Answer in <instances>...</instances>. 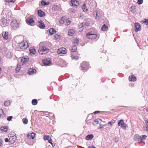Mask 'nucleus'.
<instances>
[{"label": "nucleus", "mask_w": 148, "mask_h": 148, "mask_svg": "<svg viewBox=\"0 0 148 148\" xmlns=\"http://www.w3.org/2000/svg\"><path fill=\"white\" fill-rule=\"evenodd\" d=\"M27 44V42L26 41L25 42L24 41L17 43V46L18 50L24 49L27 48L28 47Z\"/></svg>", "instance_id": "obj_1"}, {"label": "nucleus", "mask_w": 148, "mask_h": 148, "mask_svg": "<svg viewBox=\"0 0 148 148\" xmlns=\"http://www.w3.org/2000/svg\"><path fill=\"white\" fill-rule=\"evenodd\" d=\"M49 51L48 48L45 46H40L38 50L39 54L41 55L48 53Z\"/></svg>", "instance_id": "obj_2"}, {"label": "nucleus", "mask_w": 148, "mask_h": 148, "mask_svg": "<svg viewBox=\"0 0 148 148\" xmlns=\"http://www.w3.org/2000/svg\"><path fill=\"white\" fill-rule=\"evenodd\" d=\"M20 22L18 21L14 20L11 23V25L12 28L14 30H16L19 27Z\"/></svg>", "instance_id": "obj_3"}, {"label": "nucleus", "mask_w": 148, "mask_h": 148, "mask_svg": "<svg viewBox=\"0 0 148 148\" xmlns=\"http://www.w3.org/2000/svg\"><path fill=\"white\" fill-rule=\"evenodd\" d=\"M86 37L90 39H94L96 38H99V35L98 34H94L92 32H89L87 33L86 35Z\"/></svg>", "instance_id": "obj_4"}, {"label": "nucleus", "mask_w": 148, "mask_h": 148, "mask_svg": "<svg viewBox=\"0 0 148 148\" xmlns=\"http://www.w3.org/2000/svg\"><path fill=\"white\" fill-rule=\"evenodd\" d=\"M93 14L95 16V19L99 20L102 15V11L99 10L95 11L93 13Z\"/></svg>", "instance_id": "obj_5"}, {"label": "nucleus", "mask_w": 148, "mask_h": 148, "mask_svg": "<svg viewBox=\"0 0 148 148\" xmlns=\"http://www.w3.org/2000/svg\"><path fill=\"white\" fill-rule=\"evenodd\" d=\"M79 43V40L78 39H76L74 40V41L73 42V46L71 47V52H75L76 51L77 48L76 46L78 45Z\"/></svg>", "instance_id": "obj_6"}, {"label": "nucleus", "mask_w": 148, "mask_h": 148, "mask_svg": "<svg viewBox=\"0 0 148 148\" xmlns=\"http://www.w3.org/2000/svg\"><path fill=\"white\" fill-rule=\"evenodd\" d=\"M89 66V64L87 62H83L81 64V70L87 71Z\"/></svg>", "instance_id": "obj_7"}, {"label": "nucleus", "mask_w": 148, "mask_h": 148, "mask_svg": "<svg viewBox=\"0 0 148 148\" xmlns=\"http://www.w3.org/2000/svg\"><path fill=\"white\" fill-rule=\"evenodd\" d=\"M119 126H120L123 130H125L126 128L127 125L125 124L123 119H121L119 121L118 123Z\"/></svg>", "instance_id": "obj_8"}, {"label": "nucleus", "mask_w": 148, "mask_h": 148, "mask_svg": "<svg viewBox=\"0 0 148 148\" xmlns=\"http://www.w3.org/2000/svg\"><path fill=\"white\" fill-rule=\"evenodd\" d=\"M26 22L27 24L32 25V23H34V21L33 18L29 17L26 19Z\"/></svg>", "instance_id": "obj_9"}, {"label": "nucleus", "mask_w": 148, "mask_h": 148, "mask_svg": "<svg viewBox=\"0 0 148 148\" xmlns=\"http://www.w3.org/2000/svg\"><path fill=\"white\" fill-rule=\"evenodd\" d=\"M58 54H65L67 52L66 49L64 48H60L57 50Z\"/></svg>", "instance_id": "obj_10"}, {"label": "nucleus", "mask_w": 148, "mask_h": 148, "mask_svg": "<svg viewBox=\"0 0 148 148\" xmlns=\"http://www.w3.org/2000/svg\"><path fill=\"white\" fill-rule=\"evenodd\" d=\"M51 60L49 58L45 59L42 60L43 63L45 66H48L51 63Z\"/></svg>", "instance_id": "obj_11"}, {"label": "nucleus", "mask_w": 148, "mask_h": 148, "mask_svg": "<svg viewBox=\"0 0 148 148\" xmlns=\"http://www.w3.org/2000/svg\"><path fill=\"white\" fill-rule=\"evenodd\" d=\"M135 27V30L136 32H137L141 29V26L140 24L139 23H135L134 24Z\"/></svg>", "instance_id": "obj_12"}, {"label": "nucleus", "mask_w": 148, "mask_h": 148, "mask_svg": "<svg viewBox=\"0 0 148 148\" xmlns=\"http://www.w3.org/2000/svg\"><path fill=\"white\" fill-rule=\"evenodd\" d=\"M17 137L16 136H11L9 138V142L11 143H14L16 140Z\"/></svg>", "instance_id": "obj_13"}, {"label": "nucleus", "mask_w": 148, "mask_h": 148, "mask_svg": "<svg viewBox=\"0 0 148 148\" xmlns=\"http://www.w3.org/2000/svg\"><path fill=\"white\" fill-rule=\"evenodd\" d=\"M29 60V57L27 56H24L22 57L21 59V62L23 64H25Z\"/></svg>", "instance_id": "obj_14"}, {"label": "nucleus", "mask_w": 148, "mask_h": 148, "mask_svg": "<svg viewBox=\"0 0 148 148\" xmlns=\"http://www.w3.org/2000/svg\"><path fill=\"white\" fill-rule=\"evenodd\" d=\"M0 117L3 119L6 117L5 114L4 113L3 110L2 109H0Z\"/></svg>", "instance_id": "obj_15"}, {"label": "nucleus", "mask_w": 148, "mask_h": 148, "mask_svg": "<svg viewBox=\"0 0 148 148\" xmlns=\"http://www.w3.org/2000/svg\"><path fill=\"white\" fill-rule=\"evenodd\" d=\"M38 16L40 17H43L45 15V13L41 10L38 11Z\"/></svg>", "instance_id": "obj_16"}, {"label": "nucleus", "mask_w": 148, "mask_h": 148, "mask_svg": "<svg viewBox=\"0 0 148 148\" xmlns=\"http://www.w3.org/2000/svg\"><path fill=\"white\" fill-rule=\"evenodd\" d=\"M2 36L6 40L8 38V33L7 32H3L2 33Z\"/></svg>", "instance_id": "obj_17"}, {"label": "nucleus", "mask_w": 148, "mask_h": 148, "mask_svg": "<svg viewBox=\"0 0 148 148\" xmlns=\"http://www.w3.org/2000/svg\"><path fill=\"white\" fill-rule=\"evenodd\" d=\"M36 70L33 69H29L28 70V73L29 75H32L36 73Z\"/></svg>", "instance_id": "obj_18"}, {"label": "nucleus", "mask_w": 148, "mask_h": 148, "mask_svg": "<svg viewBox=\"0 0 148 148\" xmlns=\"http://www.w3.org/2000/svg\"><path fill=\"white\" fill-rule=\"evenodd\" d=\"M71 4L72 6H76L79 4V2L76 0H71Z\"/></svg>", "instance_id": "obj_19"}, {"label": "nucleus", "mask_w": 148, "mask_h": 148, "mask_svg": "<svg viewBox=\"0 0 148 148\" xmlns=\"http://www.w3.org/2000/svg\"><path fill=\"white\" fill-rule=\"evenodd\" d=\"M129 80L130 81L134 82L136 80V77L132 75L129 77Z\"/></svg>", "instance_id": "obj_20"}, {"label": "nucleus", "mask_w": 148, "mask_h": 148, "mask_svg": "<svg viewBox=\"0 0 148 148\" xmlns=\"http://www.w3.org/2000/svg\"><path fill=\"white\" fill-rule=\"evenodd\" d=\"M140 136L138 134H136L134 136V140L135 141H140Z\"/></svg>", "instance_id": "obj_21"}, {"label": "nucleus", "mask_w": 148, "mask_h": 148, "mask_svg": "<svg viewBox=\"0 0 148 148\" xmlns=\"http://www.w3.org/2000/svg\"><path fill=\"white\" fill-rule=\"evenodd\" d=\"M2 23V24L3 25H1L2 27H4L6 26L7 23V21L6 19H5L4 18H2L1 19Z\"/></svg>", "instance_id": "obj_22"}, {"label": "nucleus", "mask_w": 148, "mask_h": 148, "mask_svg": "<svg viewBox=\"0 0 148 148\" xmlns=\"http://www.w3.org/2000/svg\"><path fill=\"white\" fill-rule=\"evenodd\" d=\"M93 137L94 136L93 134H88L85 137V139L87 140H90L92 139Z\"/></svg>", "instance_id": "obj_23"}, {"label": "nucleus", "mask_w": 148, "mask_h": 148, "mask_svg": "<svg viewBox=\"0 0 148 148\" xmlns=\"http://www.w3.org/2000/svg\"><path fill=\"white\" fill-rule=\"evenodd\" d=\"M49 31V34L50 35H52L53 34L56 33V31L53 28H51L48 30V31Z\"/></svg>", "instance_id": "obj_24"}, {"label": "nucleus", "mask_w": 148, "mask_h": 148, "mask_svg": "<svg viewBox=\"0 0 148 148\" xmlns=\"http://www.w3.org/2000/svg\"><path fill=\"white\" fill-rule=\"evenodd\" d=\"M108 29V27L106 25V24H104L102 26L101 30L102 31H107Z\"/></svg>", "instance_id": "obj_25"}, {"label": "nucleus", "mask_w": 148, "mask_h": 148, "mask_svg": "<svg viewBox=\"0 0 148 148\" xmlns=\"http://www.w3.org/2000/svg\"><path fill=\"white\" fill-rule=\"evenodd\" d=\"M35 135L36 134L35 133H32L30 134H28L27 135V137L29 139L32 138L33 139L34 138Z\"/></svg>", "instance_id": "obj_26"}, {"label": "nucleus", "mask_w": 148, "mask_h": 148, "mask_svg": "<svg viewBox=\"0 0 148 148\" xmlns=\"http://www.w3.org/2000/svg\"><path fill=\"white\" fill-rule=\"evenodd\" d=\"M84 28V27L83 24L82 23L79 25L78 29H79V32H82V31Z\"/></svg>", "instance_id": "obj_27"}, {"label": "nucleus", "mask_w": 148, "mask_h": 148, "mask_svg": "<svg viewBox=\"0 0 148 148\" xmlns=\"http://www.w3.org/2000/svg\"><path fill=\"white\" fill-rule=\"evenodd\" d=\"M130 11L133 13L135 12H136V6L135 5H132L130 7Z\"/></svg>", "instance_id": "obj_28"}, {"label": "nucleus", "mask_w": 148, "mask_h": 148, "mask_svg": "<svg viewBox=\"0 0 148 148\" xmlns=\"http://www.w3.org/2000/svg\"><path fill=\"white\" fill-rule=\"evenodd\" d=\"M7 130L8 128L7 126L2 127L0 128V130L4 132H7Z\"/></svg>", "instance_id": "obj_29"}, {"label": "nucleus", "mask_w": 148, "mask_h": 148, "mask_svg": "<svg viewBox=\"0 0 148 148\" xmlns=\"http://www.w3.org/2000/svg\"><path fill=\"white\" fill-rule=\"evenodd\" d=\"M74 33L75 31L73 29H70L69 31L68 35L72 36Z\"/></svg>", "instance_id": "obj_30"}, {"label": "nucleus", "mask_w": 148, "mask_h": 148, "mask_svg": "<svg viewBox=\"0 0 148 148\" xmlns=\"http://www.w3.org/2000/svg\"><path fill=\"white\" fill-rule=\"evenodd\" d=\"M11 104V102L9 100L7 101L4 103V105L5 106H9Z\"/></svg>", "instance_id": "obj_31"}, {"label": "nucleus", "mask_w": 148, "mask_h": 148, "mask_svg": "<svg viewBox=\"0 0 148 148\" xmlns=\"http://www.w3.org/2000/svg\"><path fill=\"white\" fill-rule=\"evenodd\" d=\"M32 105H36L38 103V101L36 99H34L32 100Z\"/></svg>", "instance_id": "obj_32"}, {"label": "nucleus", "mask_w": 148, "mask_h": 148, "mask_svg": "<svg viewBox=\"0 0 148 148\" xmlns=\"http://www.w3.org/2000/svg\"><path fill=\"white\" fill-rule=\"evenodd\" d=\"M147 136H146V135H143L142 136H140V141L141 142H143V140L144 139H145L147 137Z\"/></svg>", "instance_id": "obj_33"}, {"label": "nucleus", "mask_w": 148, "mask_h": 148, "mask_svg": "<svg viewBox=\"0 0 148 148\" xmlns=\"http://www.w3.org/2000/svg\"><path fill=\"white\" fill-rule=\"evenodd\" d=\"M82 8L83 11L84 12H86L88 10L87 7L86 6V4L85 3L83 5L82 7Z\"/></svg>", "instance_id": "obj_34"}, {"label": "nucleus", "mask_w": 148, "mask_h": 148, "mask_svg": "<svg viewBox=\"0 0 148 148\" xmlns=\"http://www.w3.org/2000/svg\"><path fill=\"white\" fill-rule=\"evenodd\" d=\"M101 120L99 119H97L94 121V122L95 123V124H98L99 123H100L101 122Z\"/></svg>", "instance_id": "obj_35"}, {"label": "nucleus", "mask_w": 148, "mask_h": 148, "mask_svg": "<svg viewBox=\"0 0 148 148\" xmlns=\"http://www.w3.org/2000/svg\"><path fill=\"white\" fill-rule=\"evenodd\" d=\"M56 40H59L60 38V36L59 34H56L54 36Z\"/></svg>", "instance_id": "obj_36"}, {"label": "nucleus", "mask_w": 148, "mask_h": 148, "mask_svg": "<svg viewBox=\"0 0 148 148\" xmlns=\"http://www.w3.org/2000/svg\"><path fill=\"white\" fill-rule=\"evenodd\" d=\"M22 121L24 124H27L28 123V120L27 118H25L22 119Z\"/></svg>", "instance_id": "obj_37"}, {"label": "nucleus", "mask_w": 148, "mask_h": 148, "mask_svg": "<svg viewBox=\"0 0 148 148\" xmlns=\"http://www.w3.org/2000/svg\"><path fill=\"white\" fill-rule=\"evenodd\" d=\"M51 137L49 135H45L43 136V139L45 140H48Z\"/></svg>", "instance_id": "obj_38"}, {"label": "nucleus", "mask_w": 148, "mask_h": 148, "mask_svg": "<svg viewBox=\"0 0 148 148\" xmlns=\"http://www.w3.org/2000/svg\"><path fill=\"white\" fill-rule=\"evenodd\" d=\"M21 68V66L20 65H17L16 68V73H18L20 70Z\"/></svg>", "instance_id": "obj_39"}, {"label": "nucleus", "mask_w": 148, "mask_h": 148, "mask_svg": "<svg viewBox=\"0 0 148 148\" xmlns=\"http://www.w3.org/2000/svg\"><path fill=\"white\" fill-rule=\"evenodd\" d=\"M39 27L41 29H44L45 27V24L44 23L39 24Z\"/></svg>", "instance_id": "obj_40"}, {"label": "nucleus", "mask_w": 148, "mask_h": 148, "mask_svg": "<svg viewBox=\"0 0 148 148\" xmlns=\"http://www.w3.org/2000/svg\"><path fill=\"white\" fill-rule=\"evenodd\" d=\"M7 10H7V9H4V10H3L2 12V14L6 16V12H7Z\"/></svg>", "instance_id": "obj_41"}, {"label": "nucleus", "mask_w": 148, "mask_h": 148, "mask_svg": "<svg viewBox=\"0 0 148 148\" xmlns=\"http://www.w3.org/2000/svg\"><path fill=\"white\" fill-rule=\"evenodd\" d=\"M29 51H30V53H32V54H34L36 53L35 49H29Z\"/></svg>", "instance_id": "obj_42"}, {"label": "nucleus", "mask_w": 148, "mask_h": 148, "mask_svg": "<svg viewBox=\"0 0 148 148\" xmlns=\"http://www.w3.org/2000/svg\"><path fill=\"white\" fill-rule=\"evenodd\" d=\"M72 58L75 60H77L78 59V57L77 56H74L73 54H71V55Z\"/></svg>", "instance_id": "obj_43"}, {"label": "nucleus", "mask_w": 148, "mask_h": 148, "mask_svg": "<svg viewBox=\"0 0 148 148\" xmlns=\"http://www.w3.org/2000/svg\"><path fill=\"white\" fill-rule=\"evenodd\" d=\"M145 127L147 129L146 131H148V120L147 119L146 121H145Z\"/></svg>", "instance_id": "obj_44"}, {"label": "nucleus", "mask_w": 148, "mask_h": 148, "mask_svg": "<svg viewBox=\"0 0 148 148\" xmlns=\"http://www.w3.org/2000/svg\"><path fill=\"white\" fill-rule=\"evenodd\" d=\"M48 140V142L49 143H50L53 147L54 146H55V145H53L52 143V141L51 138H50Z\"/></svg>", "instance_id": "obj_45"}, {"label": "nucleus", "mask_w": 148, "mask_h": 148, "mask_svg": "<svg viewBox=\"0 0 148 148\" xmlns=\"http://www.w3.org/2000/svg\"><path fill=\"white\" fill-rule=\"evenodd\" d=\"M143 23H145V24L146 25H147L148 24V19H145L143 21Z\"/></svg>", "instance_id": "obj_46"}, {"label": "nucleus", "mask_w": 148, "mask_h": 148, "mask_svg": "<svg viewBox=\"0 0 148 148\" xmlns=\"http://www.w3.org/2000/svg\"><path fill=\"white\" fill-rule=\"evenodd\" d=\"M90 24V22L89 21H86L84 23V25L86 26H89Z\"/></svg>", "instance_id": "obj_47"}, {"label": "nucleus", "mask_w": 148, "mask_h": 148, "mask_svg": "<svg viewBox=\"0 0 148 148\" xmlns=\"http://www.w3.org/2000/svg\"><path fill=\"white\" fill-rule=\"evenodd\" d=\"M143 2V0H138L137 3L138 4H142Z\"/></svg>", "instance_id": "obj_48"}, {"label": "nucleus", "mask_w": 148, "mask_h": 148, "mask_svg": "<svg viewBox=\"0 0 148 148\" xmlns=\"http://www.w3.org/2000/svg\"><path fill=\"white\" fill-rule=\"evenodd\" d=\"M64 23V21L63 20V19L61 18L59 21V23L61 24H63Z\"/></svg>", "instance_id": "obj_49"}, {"label": "nucleus", "mask_w": 148, "mask_h": 148, "mask_svg": "<svg viewBox=\"0 0 148 148\" xmlns=\"http://www.w3.org/2000/svg\"><path fill=\"white\" fill-rule=\"evenodd\" d=\"M6 2L10 3V2H14L15 1V0H5Z\"/></svg>", "instance_id": "obj_50"}, {"label": "nucleus", "mask_w": 148, "mask_h": 148, "mask_svg": "<svg viewBox=\"0 0 148 148\" xmlns=\"http://www.w3.org/2000/svg\"><path fill=\"white\" fill-rule=\"evenodd\" d=\"M71 22V21L70 20H67L66 23V25H69L70 24Z\"/></svg>", "instance_id": "obj_51"}, {"label": "nucleus", "mask_w": 148, "mask_h": 148, "mask_svg": "<svg viewBox=\"0 0 148 148\" xmlns=\"http://www.w3.org/2000/svg\"><path fill=\"white\" fill-rule=\"evenodd\" d=\"M12 118H13V116H8L7 118V120L8 121H10L11 120V119Z\"/></svg>", "instance_id": "obj_52"}, {"label": "nucleus", "mask_w": 148, "mask_h": 148, "mask_svg": "<svg viewBox=\"0 0 148 148\" xmlns=\"http://www.w3.org/2000/svg\"><path fill=\"white\" fill-rule=\"evenodd\" d=\"M46 2L44 1H41V4L42 5L45 6L46 5Z\"/></svg>", "instance_id": "obj_53"}, {"label": "nucleus", "mask_w": 148, "mask_h": 148, "mask_svg": "<svg viewBox=\"0 0 148 148\" xmlns=\"http://www.w3.org/2000/svg\"><path fill=\"white\" fill-rule=\"evenodd\" d=\"M76 12V10L74 9H71V14H72L73 13H75Z\"/></svg>", "instance_id": "obj_54"}, {"label": "nucleus", "mask_w": 148, "mask_h": 148, "mask_svg": "<svg viewBox=\"0 0 148 148\" xmlns=\"http://www.w3.org/2000/svg\"><path fill=\"white\" fill-rule=\"evenodd\" d=\"M100 111H95L94 112V113L95 114H97L98 113H100Z\"/></svg>", "instance_id": "obj_55"}, {"label": "nucleus", "mask_w": 148, "mask_h": 148, "mask_svg": "<svg viewBox=\"0 0 148 148\" xmlns=\"http://www.w3.org/2000/svg\"><path fill=\"white\" fill-rule=\"evenodd\" d=\"M9 139L8 138H6L5 139V142H7L9 141Z\"/></svg>", "instance_id": "obj_56"}, {"label": "nucleus", "mask_w": 148, "mask_h": 148, "mask_svg": "<svg viewBox=\"0 0 148 148\" xmlns=\"http://www.w3.org/2000/svg\"><path fill=\"white\" fill-rule=\"evenodd\" d=\"M2 140L0 138V146L2 145Z\"/></svg>", "instance_id": "obj_57"}, {"label": "nucleus", "mask_w": 148, "mask_h": 148, "mask_svg": "<svg viewBox=\"0 0 148 148\" xmlns=\"http://www.w3.org/2000/svg\"><path fill=\"white\" fill-rule=\"evenodd\" d=\"M38 23H39V24H40L41 23H43L42 22V21L41 20H40V21H38Z\"/></svg>", "instance_id": "obj_58"}, {"label": "nucleus", "mask_w": 148, "mask_h": 148, "mask_svg": "<svg viewBox=\"0 0 148 148\" xmlns=\"http://www.w3.org/2000/svg\"><path fill=\"white\" fill-rule=\"evenodd\" d=\"M110 122H111L112 123H114L115 122V121L113 119H112L111 121H110Z\"/></svg>", "instance_id": "obj_59"}, {"label": "nucleus", "mask_w": 148, "mask_h": 148, "mask_svg": "<svg viewBox=\"0 0 148 148\" xmlns=\"http://www.w3.org/2000/svg\"><path fill=\"white\" fill-rule=\"evenodd\" d=\"M112 123L110 121L108 122V124H109V125H110V126H111L112 125Z\"/></svg>", "instance_id": "obj_60"}, {"label": "nucleus", "mask_w": 148, "mask_h": 148, "mask_svg": "<svg viewBox=\"0 0 148 148\" xmlns=\"http://www.w3.org/2000/svg\"><path fill=\"white\" fill-rule=\"evenodd\" d=\"M130 85H131V86H134V84L132 83L130 84Z\"/></svg>", "instance_id": "obj_61"}, {"label": "nucleus", "mask_w": 148, "mask_h": 148, "mask_svg": "<svg viewBox=\"0 0 148 148\" xmlns=\"http://www.w3.org/2000/svg\"><path fill=\"white\" fill-rule=\"evenodd\" d=\"M50 3L49 2V1H47V2H46V5H48Z\"/></svg>", "instance_id": "obj_62"}, {"label": "nucleus", "mask_w": 148, "mask_h": 148, "mask_svg": "<svg viewBox=\"0 0 148 148\" xmlns=\"http://www.w3.org/2000/svg\"><path fill=\"white\" fill-rule=\"evenodd\" d=\"M89 148H96L94 146H90L89 147Z\"/></svg>", "instance_id": "obj_63"}, {"label": "nucleus", "mask_w": 148, "mask_h": 148, "mask_svg": "<svg viewBox=\"0 0 148 148\" xmlns=\"http://www.w3.org/2000/svg\"><path fill=\"white\" fill-rule=\"evenodd\" d=\"M50 116H53V114L52 113H50Z\"/></svg>", "instance_id": "obj_64"}]
</instances>
